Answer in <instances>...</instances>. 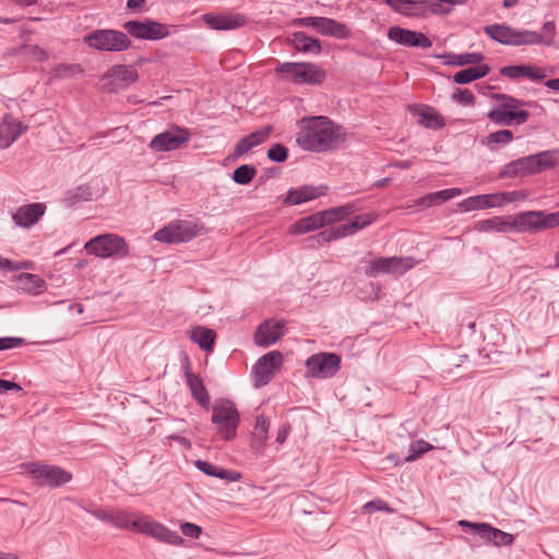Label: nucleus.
Instances as JSON below:
<instances>
[{"instance_id": "1", "label": "nucleus", "mask_w": 559, "mask_h": 559, "mask_svg": "<svg viewBox=\"0 0 559 559\" xmlns=\"http://www.w3.org/2000/svg\"><path fill=\"white\" fill-rule=\"evenodd\" d=\"M347 139L344 128L325 116H313L300 121L296 141L309 152H328L335 150Z\"/></svg>"}, {"instance_id": "2", "label": "nucleus", "mask_w": 559, "mask_h": 559, "mask_svg": "<svg viewBox=\"0 0 559 559\" xmlns=\"http://www.w3.org/2000/svg\"><path fill=\"white\" fill-rule=\"evenodd\" d=\"M274 71L280 80L294 84L320 85L326 78L325 71L311 62H283Z\"/></svg>"}, {"instance_id": "3", "label": "nucleus", "mask_w": 559, "mask_h": 559, "mask_svg": "<svg viewBox=\"0 0 559 559\" xmlns=\"http://www.w3.org/2000/svg\"><path fill=\"white\" fill-rule=\"evenodd\" d=\"M559 151H544L526 157L519 158L506 166L502 176L523 177L539 174L555 167Z\"/></svg>"}, {"instance_id": "4", "label": "nucleus", "mask_w": 559, "mask_h": 559, "mask_svg": "<svg viewBox=\"0 0 559 559\" xmlns=\"http://www.w3.org/2000/svg\"><path fill=\"white\" fill-rule=\"evenodd\" d=\"M559 226V211H526L512 216L513 230L519 233L537 234Z\"/></svg>"}, {"instance_id": "5", "label": "nucleus", "mask_w": 559, "mask_h": 559, "mask_svg": "<svg viewBox=\"0 0 559 559\" xmlns=\"http://www.w3.org/2000/svg\"><path fill=\"white\" fill-rule=\"evenodd\" d=\"M203 231L204 226L201 223L177 219L157 230L154 239L165 243L188 242Z\"/></svg>"}, {"instance_id": "6", "label": "nucleus", "mask_w": 559, "mask_h": 559, "mask_svg": "<svg viewBox=\"0 0 559 559\" xmlns=\"http://www.w3.org/2000/svg\"><path fill=\"white\" fill-rule=\"evenodd\" d=\"M84 41L96 50L120 52L131 47L127 34L115 29H96L84 37Z\"/></svg>"}, {"instance_id": "7", "label": "nucleus", "mask_w": 559, "mask_h": 559, "mask_svg": "<svg viewBox=\"0 0 559 559\" xmlns=\"http://www.w3.org/2000/svg\"><path fill=\"white\" fill-rule=\"evenodd\" d=\"M85 249L88 253L100 258H121L128 254V245L124 239L114 234H104L92 238L86 242Z\"/></svg>"}, {"instance_id": "8", "label": "nucleus", "mask_w": 559, "mask_h": 559, "mask_svg": "<svg viewBox=\"0 0 559 559\" xmlns=\"http://www.w3.org/2000/svg\"><path fill=\"white\" fill-rule=\"evenodd\" d=\"M212 421L217 425V430L226 440L236 436L239 425V413L230 401H222L212 407Z\"/></svg>"}, {"instance_id": "9", "label": "nucleus", "mask_w": 559, "mask_h": 559, "mask_svg": "<svg viewBox=\"0 0 559 559\" xmlns=\"http://www.w3.org/2000/svg\"><path fill=\"white\" fill-rule=\"evenodd\" d=\"M293 25L312 27L316 32L323 36H331L338 39H345L350 36V31L345 24L323 16H307L295 19L293 21Z\"/></svg>"}, {"instance_id": "10", "label": "nucleus", "mask_w": 559, "mask_h": 559, "mask_svg": "<svg viewBox=\"0 0 559 559\" xmlns=\"http://www.w3.org/2000/svg\"><path fill=\"white\" fill-rule=\"evenodd\" d=\"M191 139L189 129L179 126H171L166 131L156 134L150 142L154 152H168L183 147Z\"/></svg>"}, {"instance_id": "11", "label": "nucleus", "mask_w": 559, "mask_h": 559, "mask_svg": "<svg viewBox=\"0 0 559 559\" xmlns=\"http://www.w3.org/2000/svg\"><path fill=\"white\" fill-rule=\"evenodd\" d=\"M306 367L312 378L328 379L338 372L341 357L334 353H318L306 360Z\"/></svg>"}, {"instance_id": "12", "label": "nucleus", "mask_w": 559, "mask_h": 559, "mask_svg": "<svg viewBox=\"0 0 559 559\" xmlns=\"http://www.w3.org/2000/svg\"><path fill=\"white\" fill-rule=\"evenodd\" d=\"M283 355L278 350H272L258 359L253 367L254 386L266 385L283 366Z\"/></svg>"}, {"instance_id": "13", "label": "nucleus", "mask_w": 559, "mask_h": 559, "mask_svg": "<svg viewBox=\"0 0 559 559\" xmlns=\"http://www.w3.org/2000/svg\"><path fill=\"white\" fill-rule=\"evenodd\" d=\"M518 192H503V193H493V194H480L475 197H469L459 203V207L465 212L484 210L495 206H500L504 203H510L515 201L518 198Z\"/></svg>"}, {"instance_id": "14", "label": "nucleus", "mask_w": 559, "mask_h": 559, "mask_svg": "<svg viewBox=\"0 0 559 559\" xmlns=\"http://www.w3.org/2000/svg\"><path fill=\"white\" fill-rule=\"evenodd\" d=\"M414 266L412 258L390 257L379 258L369 263L365 269L367 276H376L379 273L403 274Z\"/></svg>"}, {"instance_id": "15", "label": "nucleus", "mask_w": 559, "mask_h": 559, "mask_svg": "<svg viewBox=\"0 0 559 559\" xmlns=\"http://www.w3.org/2000/svg\"><path fill=\"white\" fill-rule=\"evenodd\" d=\"M123 28L138 39L157 40L169 35V31L165 24L151 20L144 22L128 21L123 24Z\"/></svg>"}, {"instance_id": "16", "label": "nucleus", "mask_w": 559, "mask_h": 559, "mask_svg": "<svg viewBox=\"0 0 559 559\" xmlns=\"http://www.w3.org/2000/svg\"><path fill=\"white\" fill-rule=\"evenodd\" d=\"M28 472L41 486L58 487L71 480V474L58 466L31 464Z\"/></svg>"}, {"instance_id": "17", "label": "nucleus", "mask_w": 559, "mask_h": 559, "mask_svg": "<svg viewBox=\"0 0 559 559\" xmlns=\"http://www.w3.org/2000/svg\"><path fill=\"white\" fill-rule=\"evenodd\" d=\"M138 532L147 534L159 542L174 546H180L185 542V539L176 532L168 530L166 526L150 519L148 516H141Z\"/></svg>"}, {"instance_id": "18", "label": "nucleus", "mask_w": 559, "mask_h": 559, "mask_svg": "<svg viewBox=\"0 0 559 559\" xmlns=\"http://www.w3.org/2000/svg\"><path fill=\"white\" fill-rule=\"evenodd\" d=\"M388 37L391 40L407 47L428 49L432 46L431 39L424 33L402 28L400 26L390 27L388 31Z\"/></svg>"}, {"instance_id": "19", "label": "nucleus", "mask_w": 559, "mask_h": 559, "mask_svg": "<svg viewBox=\"0 0 559 559\" xmlns=\"http://www.w3.org/2000/svg\"><path fill=\"white\" fill-rule=\"evenodd\" d=\"M284 322L266 320L261 323L255 333H254V342L259 346H270L274 344L277 340H280L284 332Z\"/></svg>"}, {"instance_id": "20", "label": "nucleus", "mask_w": 559, "mask_h": 559, "mask_svg": "<svg viewBox=\"0 0 559 559\" xmlns=\"http://www.w3.org/2000/svg\"><path fill=\"white\" fill-rule=\"evenodd\" d=\"M26 130V124L5 115L0 123V147H9Z\"/></svg>"}, {"instance_id": "21", "label": "nucleus", "mask_w": 559, "mask_h": 559, "mask_svg": "<svg viewBox=\"0 0 559 559\" xmlns=\"http://www.w3.org/2000/svg\"><path fill=\"white\" fill-rule=\"evenodd\" d=\"M46 205L43 203H32L20 206L12 218L17 226L31 227L36 224L45 214Z\"/></svg>"}, {"instance_id": "22", "label": "nucleus", "mask_w": 559, "mask_h": 559, "mask_svg": "<svg viewBox=\"0 0 559 559\" xmlns=\"http://www.w3.org/2000/svg\"><path fill=\"white\" fill-rule=\"evenodd\" d=\"M409 112L418 118V123L425 128L439 130L445 124L443 117L430 107L409 105Z\"/></svg>"}, {"instance_id": "23", "label": "nucleus", "mask_w": 559, "mask_h": 559, "mask_svg": "<svg viewBox=\"0 0 559 559\" xmlns=\"http://www.w3.org/2000/svg\"><path fill=\"white\" fill-rule=\"evenodd\" d=\"M385 2L397 14L407 17L426 16V0H386Z\"/></svg>"}, {"instance_id": "24", "label": "nucleus", "mask_w": 559, "mask_h": 559, "mask_svg": "<svg viewBox=\"0 0 559 559\" xmlns=\"http://www.w3.org/2000/svg\"><path fill=\"white\" fill-rule=\"evenodd\" d=\"M203 20L211 28L217 31L236 29L246 24V19L241 14H204Z\"/></svg>"}, {"instance_id": "25", "label": "nucleus", "mask_w": 559, "mask_h": 559, "mask_svg": "<svg viewBox=\"0 0 559 559\" xmlns=\"http://www.w3.org/2000/svg\"><path fill=\"white\" fill-rule=\"evenodd\" d=\"M326 213L324 211L314 213L312 215L302 217L296 221L290 227L289 231L294 235L306 234L316 229H319L328 225Z\"/></svg>"}, {"instance_id": "26", "label": "nucleus", "mask_w": 559, "mask_h": 559, "mask_svg": "<svg viewBox=\"0 0 559 559\" xmlns=\"http://www.w3.org/2000/svg\"><path fill=\"white\" fill-rule=\"evenodd\" d=\"M487 117L495 122L496 124H504V126H511L512 123L515 124H522L527 121L530 117L528 111H522L513 114L511 111H506L500 106L491 109Z\"/></svg>"}, {"instance_id": "27", "label": "nucleus", "mask_w": 559, "mask_h": 559, "mask_svg": "<svg viewBox=\"0 0 559 559\" xmlns=\"http://www.w3.org/2000/svg\"><path fill=\"white\" fill-rule=\"evenodd\" d=\"M326 191L325 187H312L307 186L299 189H292L289 190L285 203L297 205L313 199H317L320 195H323Z\"/></svg>"}, {"instance_id": "28", "label": "nucleus", "mask_w": 559, "mask_h": 559, "mask_svg": "<svg viewBox=\"0 0 559 559\" xmlns=\"http://www.w3.org/2000/svg\"><path fill=\"white\" fill-rule=\"evenodd\" d=\"M111 79L123 85H131L139 79L138 71L132 66H112L104 75L103 80Z\"/></svg>"}, {"instance_id": "29", "label": "nucleus", "mask_w": 559, "mask_h": 559, "mask_svg": "<svg viewBox=\"0 0 559 559\" xmlns=\"http://www.w3.org/2000/svg\"><path fill=\"white\" fill-rule=\"evenodd\" d=\"M270 421L263 416L259 415L255 419V425L251 435L250 447L255 452H261L266 443L269 437Z\"/></svg>"}, {"instance_id": "30", "label": "nucleus", "mask_w": 559, "mask_h": 559, "mask_svg": "<svg viewBox=\"0 0 559 559\" xmlns=\"http://www.w3.org/2000/svg\"><path fill=\"white\" fill-rule=\"evenodd\" d=\"M462 193L459 188L444 189L441 191L428 193L415 201L414 205L419 207H430L433 204H441L448 200H451Z\"/></svg>"}, {"instance_id": "31", "label": "nucleus", "mask_w": 559, "mask_h": 559, "mask_svg": "<svg viewBox=\"0 0 559 559\" xmlns=\"http://www.w3.org/2000/svg\"><path fill=\"white\" fill-rule=\"evenodd\" d=\"M15 281L19 283L20 288L32 295H39L47 288L46 282L36 274L21 273L15 276Z\"/></svg>"}, {"instance_id": "32", "label": "nucleus", "mask_w": 559, "mask_h": 559, "mask_svg": "<svg viewBox=\"0 0 559 559\" xmlns=\"http://www.w3.org/2000/svg\"><path fill=\"white\" fill-rule=\"evenodd\" d=\"M293 46L297 51L304 53L319 55L322 51L321 43L318 38L308 36L304 32H297L293 35Z\"/></svg>"}, {"instance_id": "33", "label": "nucleus", "mask_w": 559, "mask_h": 559, "mask_svg": "<svg viewBox=\"0 0 559 559\" xmlns=\"http://www.w3.org/2000/svg\"><path fill=\"white\" fill-rule=\"evenodd\" d=\"M186 380L192 396L199 402L201 406L209 408L210 395L203 384L202 379L195 373L186 372Z\"/></svg>"}, {"instance_id": "34", "label": "nucleus", "mask_w": 559, "mask_h": 559, "mask_svg": "<svg viewBox=\"0 0 559 559\" xmlns=\"http://www.w3.org/2000/svg\"><path fill=\"white\" fill-rule=\"evenodd\" d=\"M195 466L199 471L203 472L209 476L226 479L228 481H238L241 479L240 473L219 468L207 461L198 460L195 462Z\"/></svg>"}, {"instance_id": "35", "label": "nucleus", "mask_w": 559, "mask_h": 559, "mask_svg": "<svg viewBox=\"0 0 559 559\" xmlns=\"http://www.w3.org/2000/svg\"><path fill=\"white\" fill-rule=\"evenodd\" d=\"M141 518L122 510H111L110 523L119 528L138 532Z\"/></svg>"}, {"instance_id": "36", "label": "nucleus", "mask_w": 559, "mask_h": 559, "mask_svg": "<svg viewBox=\"0 0 559 559\" xmlns=\"http://www.w3.org/2000/svg\"><path fill=\"white\" fill-rule=\"evenodd\" d=\"M475 228L479 231L496 230L499 233H508L513 230L512 216L501 217L495 216L489 219L480 221L476 224Z\"/></svg>"}, {"instance_id": "37", "label": "nucleus", "mask_w": 559, "mask_h": 559, "mask_svg": "<svg viewBox=\"0 0 559 559\" xmlns=\"http://www.w3.org/2000/svg\"><path fill=\"white\" fill-rule=\"evenodd\" d=\"M483 527L484 531H481L480 536L488 540L489 543H492L495 546L500 547L512 545L514 540V536L512 534L492 527L488 523H486V525H483Z\"/></svg>"}, {"instance_id": "38", "label": "nucleus", "mask_w": 559, "mask_h": 559, "mask_svg": "<svg viewBox=\"0 0 559 559\" xmlns=\"http://www.w3.org/2000/svg\"><path fill=\"white\" fill-rule=\"evenodd\" d=\"M216 334L213 330L204 326H195L190 331V338L204 350H212Z\"/></svg>"}, {"instance_id": "39", "label": "nucleus", "mask_w": 559, "mask_h": 559, "mask_svg": "<svg viewBox=\"0 0 559 559\" xmlns=\"http://www.w3.org/2000/svg\"><path fill=\"white\" fill-rule=\"evenodd\" d=\"M489 71L490 68L487 64H479L456 72L453 75V81L456 84H467L475 80L486 76L489 73Z\"/></svg>"}, {"instance_id": "40", "label": "nucleus", "mask_w": 559, "mask_h": 559, "mask_svg": "<svg viewBox=\"0 0 559 559\" xmlns=\"http://www.w3.org/2000/svg\"><path fill=\"white\" fill-rule=\"evenodd\" d=\"M485 33L490 36L493 40L503 44V45H513V39H511L513 34V28L506 25L493 24L488 25L484 28Z\"/></svg>"}, {"instance_id": "41", "label": "nucleus", "mask_w": 559, "mask_h": 559, "mask_svg": "<svg viewBox=\"0 0 559 559\" xmlns=\"http://www.w3.org/2000/svg\"><path fill=\"white\" fill-rule=\"evenodd\" d=\"M513 140V133L510 130L503 129L489 133L481 140V144L487 146L490 151H495L498 145H507Z\"/></svg>"}, {"instance_id": "42", "label": "nucleus", "mask_w": 559, "mask_h": 559, "mask_svg": "<svg viewBox=\"0 0 559 559\" xmlns=\"http://www.w3.org/2000/svg\"><path fill=\"white\" fill-rule=\"evenodd\" d=\"M353 234H355V233H354L350 224H345V225L338 226L336 228L326 229V230L319 233L316 236V240L318 243L322 245V243H326L332 240H335V239H338L342 237H346V236H349Z\"/></svg>"}, {"instance_id": "43", "label": "nucleus", "mask_w": 559, "mask_h": 559, "mask_svg": "<svg viewBox=\"0 0 559 559\" xmlns=\"http://www.w3.org/2000/svg\"><path fill=\"white\" fill-rule=\"evenodd\" d=\"M358 209L354 203H347L342 206L337 207H331L329 210H324V213H326V219L329 224H332L334 222H338L352 214H354Z\"/></svg>"}, {"instance_id": "44", "label": "nucleus", "mask_w": 559, "mask_h": 559, "mask_svg": "<svg viewBox=\"0 0 559 559\" xmlns=\"http://www.w3.org/2000/svg\"><path fill=\"white\" fill-rule=\"evenodd\" d=\"M511 39H513V46L520 45H535L539 44L543 40L542 35L533 31H515L513 29V34Z\"/></svg>"}, {"instance_id": "45", "label": "nucleus", "mask_w": 559, "mask_h": 559, "mask_svg": "<svg viewBox=\"0 0 559 559\" xmlns=\"http://www.w3.org/2000/svg\"><path fill=\"white\" fill-rule=\"evenodd\" d=\"M450 60L447 61L449 64L453 66H465V64H476L483 60V55L478 52H466L460 55H448Z\"/></svg>"}, {"instance_id": "46", "label": "nucleus", "mask_w": 559, "mask_h": 559, "mask_svg": "<svg viewBox=\"0 0 559 559\" xmlns=\"http://www.w3.org/2000/svg\"><path fill=\"white\" fill-rule=\"evenodd\" d=\"M257 175V168L252 165H241L234 170L233 179L236 183L247 185Z\"/></svg>"}, {"instance_id": "47", "label": "nucleus", "mask_w": 559, "mask_h": 559, "mask_svg": "<svg viewBox=\"0 0 559 559\" xmlns=\"http://www.w3.org/2000/svg\"><path fill=\"white\" fill-rule=\"evenodd\" d=\"M495 98L498 100H502V103L499 106L503 108L506 111H511L513 114L524 111L523 109H520V107L523 105V102H521L518 98L508 96L506 94H496Z\"/></svg>"}, {"instance_id": "48", "label": "nucleus", "mask_w": 559, "mask_h": 559, "mask_svg": "<svg viewBox=\"0 0 559 559\" xmlns=\"http://www.w3.org/2000/svg\"><path fill=\"white\" fill-rule=\"evenodd\" d=\"M432 445L424 440H417L409 447V455L405 459V462H413L420 457L426 452L432 450Z\"/></svg>"}, {"instance_id": "49", "label": "nucleus", "mask_w": 559, "mask_h": 559, "mask_svg": "<svg viewBox=\"0 0 559 559\" xmlns=\"http://www.w3.org/2000/svg\"><path fill=\"white\" fill-rule=\"evenodd\" d=\"M84 72V69L81 64H59L53 69L55 76L58 79H67L73 76L75 74H81Z\"/></svg>"}, {"instance_id": "50", "label": "nucleus", "mask_w": 559, "mask_h": 559, "mask_svg": "<svg viewBox=\"0 0 559 559\" xmlns=\"http://www.w3.org/2000/svg\"><path fill=\"white\" fill-rule=\"evenodd\" d=\"M378 218V214L374 212L371 213H365L361 215H357L354 217V219L349 223L354 233L360 230L364 227H367L371 225L376 219Z\"/></svg>"}, {"instance_id": "51", "label": "nucleus", "mask_w": 559, "mask_h": 559, "mask_svg": "<svg viewBox=\"0 0 559 559\" xmlns=\"http://www.w3.org/2000/svg\"><path fill=\"white\" fill-rule=\"evenodd\" d=\"M33 266L32 262L29 261H21V262H14L10 259L0 257V270L5 271H19V270H27Z\"/></svg>"}, {"instance_id": "52", "label": "nucleus", "mask_w": 559, "mask_h": 559, "mask_svg": "<svg viewBox=\"0 0 559 559\" xmlns=\"http://www.w3.org/2000/svg\"><path fill=\"white\" fill-rule=\"evenodd\" d=\"M273 131V127L272 126H265L264 128L260 129V130H257L254 132H251L248 136V139L250 140V142L252 143L253 147L263 143L264 141L267 140V138L270 136V134L272 133Z\"/></svg>"}, {"instance_id": "53", "label": "nucleus", "mask_w": 559, "mask_h": 559, "mask_svg": "<svg viewBox=\"0 0 559 559\" xmlns=\"http://www.w3.org/2000/svg\"><path fill=\"white\" fill-rule=\"evenodd\" d=\"M267 157L273 162L283 163L288 157V150L282 144H274L267 151Z\"/></svg>"}, {"instance_id": "54", "label": "nucleus", "mask_w": 559, "mask_h": 559, "mask_svg": "<svg viewBox=\"0 0 559 559\" xmlns=\"http://www.w3.org/2000/svg\"><path fill=\"white\" fill-rule=\"evenodd\" d=\"M526 70H528L527 64L508 66V67H503L500 70V73H501V75L508 76L510 79H518L520 76H524Z\"/></svg>"}, {"instance_id": "55", "label": "nucleus", "mask_w": 559, "mask_h": 559, "mask_svg": "<svg viewBox=\"0 0 559 559\" xmlns=\"http://www.w3.org/2000/svg\"><path fill=\"white\" fill-rule=\"evenodd\" d=\"M452 98L462 105L471 106L475 103V96L468 90L456 88L453 93Z\"/></svg>"}, {"instance_id": "56", "label": "nucleus", "mask_w": 559, "mask_h": 559, "mask_svg": "<svg viewBox=\"0 0 559 559\" xmlns=\"http://www.w3.org/2000/svg\"><path fill=\"white\" fill-rule=\"evenodd\" d=\"M426 16L428 14L447 15L452 11L451 7H445L440 3H428L426 1Z\"/></svg>"}, {"instance_id": "57", "label": "nucleus", "mask_w": 559, "mask_h": 559, "mask_svg": "<svg viewBox=\"0 0 559 559\" xmlns=\"http://www.w3.org/2000/svg\"><path fill=\"white\" fill-rule=\"evenodd\" d=\"M180 528L185 536L191 538H199L202 533V527L194 523H183L181 524Z\"/></svg>"}, {"instance_id": "58", "label": "nucleus", "mask_w": 559, "mask_h": 559, "mask_svg": "<svg viewBox=\"0 0 559 559\" xmlns=\"http://www.w3.org/2000/svg\"><path fill=\"white\" fill-rule=\"evenodd\" d=\"M251 148H253L252 143L248 139V136H245L238 141L234 148V155L237 157H240L245 154H247Z\"/></svg>"}, {"instance_id": "59", "label": "nucleus", "mask_w": 559, "mask_h": 559, "mask_svg": "<svg viewBox=\"0 0 559 559\" xmlns=\"http://www.w3.org/2000/svg\"><path fill=\"white\" fill-rule=\"evenodd\" d=\"M24 342L22 337H2L0 338V350L21 346Z\"/></svg>"}, {"instance_id": "60", "label": "nucleus", "mask_w": 559, "mask_h": 559, "mask_svg": "<svg viewBox=\"0 0 559 559\" xmlns=\"http://www.w3.org/2000/svg\"><path fill=\"white\" fill-rule=\"evenodd\" d=\"M364 510L367 511V512H373L376 510L386 511V512H391L392 511V509L389 507V504L386 502H384V501H381V500L367 502L364 506Z\"/></svg>"}, {"instance_id": "61", "label": "nucleus", "mask_w": 559, "mask_h": 559, "mask_svg": "<svg viewBox=\"0 0 559 559\" xmlns=\"http://www.w3.org/2000/svg\"><path fill=\"white\" fill-rule=\"evenodd\" d=\"M524 76H527L533 81H542L546 76V74L543 69L528 66V70L525 71Z\"/></svg>"}, {"instance_id": "62", "label": "nucleus", "mask_w": 559, "mask_h": 559, "mask_svg": "<svg viewBox=\"0 0 559 559\" xmlns=\"http://www.w3.org/2000/svg\"><path fill=\"white\" fill-rule=\"evenodd\" d=\"M11 390L20 391L22 388L15 382L0 379V394Z\"/></svg>"}, {"instance_id": "63", "label": "nucleus", "mask_w": 559, "mask_h": 559, "mask_svg": "<svg viewBox=\"0 0 559 559\" xmlns=\"http://www.w3.org/2000/svg\"><path fill=\"white\" fill-rule=\"evenodd\" d=\"M289 432H290V425H289V424H285V425H283V426L278 429V431H277V433H276V441H277L280 444H283V443L286 441V439H287V437H288Z\"/></svg>"}, {"instance_id": "64", "label": "nucleus", "mask_w": 559, "mask_h": 559, "mask_svg": "<svg viewBox=\"0 0 559 559\" xmlns=\"http://www.w3.org/2000/svg\"><path fill=\"white\" fill-rule=\"evenodd\" d=\"M459 525L461 527H468L473 531H475L477 534H481V531H484V527L483 525H486V523H472V522H468L466 520H461L459 521Z\"/></svg>"}]
</instances>
